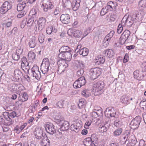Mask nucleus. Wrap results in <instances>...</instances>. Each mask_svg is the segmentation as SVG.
Listing matches in <instances>:
<instances>
[{"instance_id":"obj_49","label":"nucleus","mask_w":146,"mask_h":146,"mask_svg":"<svg viewBox=\"0 0 146 146\" xmlns=\"http://www.w3.org/2000/svg\"><path fill=\"white\" fill-rule=\"evenodd\" d=\"M8 11L6 8L5 7L3 4L2 6L0 7V13L3 14L6 13Z\"/></svg>"},{"instance_id":"obj_8","label":"nucleus","mask_w":146,"mask_h":146,"mask_svg":"<svg viewBox=\"0 0 146 146\" xmlns=\"http://www.w3.org/2000/svg\"><path fill=\"white\" fill-rule=\"evenodd\" d=\"M86 83V81L84 76L79 78L74 83L73 86L74 88H79L84 85Z\"/></svg>"},{"instance_id":"obj_21","label":"nucleus","mask_w":146,"mask_h":146,"mask_svg":"<svg viewBox=\"0 0 146 146\" xmlns=\"http://www.w3.org/2000/svg\"><path fill=\"white\" fill-rule=\"evenodd\" d=\"M143 72H139V70H136L133 72V75L134 78L138 80H141L143 78L144 75L143 73Z\"/></svg>"},{"instance_id":"obj_4","label":"nucleus","mask_w":146,"mask_h":146,"mask_svg":"<svg viewBox=\"0 0 146 146\" xmlns=\"http://www.w3.org/2000/svg\"><path fill=\"white\" fill-rule=\"evenodd\" d=\"M104 83L102 81H100L97 82H94L93 83V87L96 88V92L98 94H101L104 92Z\"/></svg>"},{"instance_id":"obj_29","label":"nucleus","mask_w":146,"mask_h":146,"mask_svg":"<svg viewBox=\"0 0 146 146\" xmlns=\"http://www.w3.org/2000/svg\"><path fill=\"white\" fill-rule=\"evenodd\" d=\"M114 33V31H111L106 36L104 40L110 43L112 40Z\"/></svg>"},{"instance_id":"obj_39","label":"nucleus","mask_w":146,"mask_h":146,"mask_svg":"<svg viewBox=\"0 0 146 146\" xmlns=\"http://www.w3.org/2000/svg\"><path fill=\"white\" fill-rule=\"evenodd\" d=\"M104 53L106 54V56L108 57H112L114 54V52L111 49H108L104 52Z\"/></svg>"},{"instance_id":"obj_30","label":"nucleus","mask_w":146,"mask_h":146,"mask_svg":"<svg viewBox=\"0 0 146 146\" xmlns=\"http://www.w3.org/2000/svg\"><path fill=\"white\" fill-rule=\"evenodd\" d=\"M84 144L85 146H95L94 143L91 140L90 137L85 139L84 142Z\"/></svg>"},{"instance_id":"obj_14","label":"nucleus","mask_w":146,"mask_h":146,"mask_svg":"<svg viewBox=\"0 0 146 146\" xmlns=\"http://www.w3.org/2000/svg\"><path fill=\"white\" fill-rule=\"evenodd\" d=\"M90 72V75L92 79L94 80L96 79L100 75V71L97 68L91 69Z\"/></svg>"},{"instance_id":"obj_58","label":"nucleus","mask_w":146,"mask_h":146,"mask_svg":"<svg viewBox=\"0 0 146 146\" xmlns=\"http://www.w3.org/2000/svg\"><path fill=\"white\" fill-rule=\"evenodd\" d=\"M78 66L80 67L81 69H83L85 67V65L83 61H78Z\"/></svg>"},{"instance_id":"obj_33","label":"nucleus","mask_w":146,"mask_h":146,"mask_svg":"<svg viewBox=\"0 0 146 146\" xmlns=\"http://www.w3.org/2000/svg\"><path fill=\"white\" fill-rule=\"evenodd\" d=\"M77 52H79V54L83 56H85L88 55L89 53V50L87 48L84 47Z\"/></svg>"},{"instance_id":"obj_32","label":"nucleus","mask_w":146,"mask_h":146,"mask_svg":"<svg viewBox=\"0 0 146 146\" xmlns=\"http://www.w3.org/2000/svg\"><path fill=\"white\" fill-rule=\"evenodd\" d=\"M96 60H97L96 63L97 64H102L105 62V57L102 55L96 57Z\"/></svg>"},{"instance_id":"obj_50","label":"nucleus","mask_w":146,"mask_h":146,"mask_svg":"<svg viewBox=\"0 0 146 146\" xmlns=\"http://www.w3.org/2000/svg\"><path fill=\"white\" fill-rule=\"evenodd\" d=\"M17 90L19 92H21L25 89V87L21 84H17Z\"/></svg>"},{"instance_id":"obj_6","label":"nucleus","mask_w":146,"mask_h":146,"mask_svg":"<svg viewBox=\"0 0 146 146\" xmlns=\"http://www.w3.org/2000/svg\"><path fill=\"white\" fill-rule=\"evenodd\" d=\"M141 118L140 116H136L133 119L130 124V127L133 129L137 128L141 121Z\"/></svg>"},{"instance_id":"obj_10","label":"nucleus","mask_w":146,"mask_h":146,"mask_svg":"<svg viewBox=\"0 0 146 146\" xmlns=\"http://www.w3.org/2000/svg\"><path fill=\"white\" fill-rule=\"evenodd\" d=\"M42 3L43 10L45 12L47 11L48 10L52 9L54 7L50 0H43Z\"/></svg>"},{"instance_id":"obj_60","label":"nucleus","mask_w":146,"mask_h":146,"mask_svg":"<svg viewBox=\"0 0 146 146\" xmlns=\"http://www.w3.org/2000/svg\"><path fill=\"white\" fill-rule=\"evenodd\" d=\"M123 24H119L118 27L117 29V32L118 34H120L123 30L122 26Z\"/></svg>"},{"instance_id":"obj_46","label":"nucleus","mask_w":146,"mask_h":146,"mask_svg":"<svg viewBox=\"0 0 146 146\" xmlns=\"http://www.w3.org/2000/svg\"><path fill=\"white\" fill-rule=\"evenodd\" d=\"M139 5L142 9H144L146 7V0H141L139 3Z\"/></svg>"},{"instance_id":"obj_20","label":"nucleus","mask_w":146,"mask_h":146,"mask_svg":"<svg viewBox=\"0 0 146 146\" xmlns=\"http://www.w3.org/2000/svg\"><path fill=\"white\" fill-rule=\"evenodd\" d=\"M61 21L63 23L65 24H68L70 21V15L68 14H62L60 17Z\"/></svg>"},{"instance_id":"obj_56","label":"nucleus","mask_w":146,"mask_h":146,"mask_svg":"<svg viewBox=\"0 0 146 146\" xmlns=\"http://www.w3.org/2000/svg\"><path fill=\"white\" fill-rule=\"evenodd\" d=\"M75 125L76 127L75 132L78 133L79 131L80 128L82 127V124H81L80 123L78 122L76 123V124Z\"/></svg>"},{"instance_id":"obj_16","label":"nucleus","mask_w":146,"mask_h":146,"mask_svg":"<svg viewBox=\"0 0 146 146\" xmlns=\"http://www.w3.org/2000/svg\"><path fill=\"white\" fill-rule=\"evenodd\" d=\"M33 76L38 80L41 77L40 72L39 71L38 68L36 66H34L31 69Z\"/></svg>"},{"instance_id":"obj_44","label":"nucleus","mask_w":146,"mask_h":146,"mask_svg":"<svg viewBox=\"0 0 146 146\" xmlns=\"http://www.w3.org/2000/svg\"><path fill=\"white\" fill-rule=\"evenodd\" d=\"M113 124L116 127H120L122 125V123L119 119H116L114 121Z\"/></svg>"},{"instance_id":"obj_5","label":"nucleus","mask_w":146,"mask_h":146,"mask_svg":"<svg viewBox=\"0 0 146 146\" xmlns=\"http://www.w3.org/2000/svg\"><path fill=\"white\" fill-rule=\"evenodd\" d=\"M21 68L25 72L28 74L29 73L30 66L27 59L25 57L23 56L21 59Z\"/></svg>"},{"instance_id":"obj_42","label":"nucleus","mask_w":146,"mask_h":146,"mask_svg":"<svg viewBox=\"0 0 146 146\" xmlns=\"http://www.w3.org/2000/svg\"><path fill=\"white\" fill-rule=\"evenodd\" d=\"M34 19L30 17L27 20V26L28 27H30L33 25Z\"/></svg>"},{"instance_id":"obj_9","label":"nucleus","mask_w":146,"mask_h":146,"mask_svg":"<svg viewBox=\"0 0 146 146\" xmlns=\"http://www.w3.org/2000/svg\"><path fill=\"white\" fill-rule=\"evenodd\" d=\"M67 33L69 36H74L77 38L81 37L82 35L81 31L71 29L68 30Z\"/></svg>"},{"instance_id":"obj_7","label":"nucleus","mask_w":146,"mask_h":146,"mask_svg":"<svg viewBox=\"0 0 146 146\" xmlns=\"http://www.w3.org/2000/svg\"><path fill=\"white\" fill-rule=\"evenodd\" d=\"M130 35V31L128 30H125L120 38V43L121 45H123L125 43L126 41L129 39V36Z\"/></svg>"},{"instance_id":"obj_23","label":"nucleus","mask_w":146,"mask_h":146,"mask_svg":"<svg viewBox=\"0 0 146 146\" xmlns=\"http://www.w3.org/2000/svg\"><path fill=\"white\" fill-rule=\"evenodd\" d=\"M37 40L35 36H33L29 40V45L31 48H34L36 45Z\"/></svg>"},{"instance_id":"obj_64","label":"nucleus","mask_w":146,"mask_h":146,"mask_svg":"<svg viewBox=\"0 0 146 146\" xmlns=\"http://www.w3.org/2000/svg\"><path fill=\"white\" fill-rule=\"evenodd\" d=\"M57 104L59 107L62 108L64 105V101L61 100L58 102Z\"/></svg>"},{"instance_id":"obj_48","label":"nucleus","mask_w":146,"mask_h":146,"mask_svg":"<svg viewBox=\"0 0 146 146\" xmlns=\"http://www.w3.org/2000/svg\"><path fill=\"white\" fill-rule=\"evenodd\" d=\"M28 57L31 60H33L36 56L35 53L33 52H30L28 54Z\"/></svg>"},{"instance_id":"obj_45","label":"nucleus","mask_w":146,"mask_h":146,"mask_svg":"<svg viewBox=\"0 0 146 146\" xmlns=\"http://www.w3.org/2000/svg\"><path fill=\"white\" fill-rule=\"evenodd\" d=\"M122 129L121 128H119L117 129L113 133V135L115 136L119 135L122 133Z\"/></svg>"},{"instance_id":"obj_37","label":"nucleus","mask_w":146,"mask_h":146,"mask_svg":"<svg viewBox=\"0 0 146 146\" xmlns=\"http://www.w3.org/2000/svg\"><path fill=\"white\" fill-rule=\"evenodd\" d=\"M131 17L134 21L135 22L139 21L141 20V15L139 13L133 14L131 16Z\"/></svg>"},{"instance_id":"obj_57","label":"nucleus","mask_w":146,"mask_h":146,"mask_svg":"<svg viewBox=\"0 0 146 146\" xmlns=\"http://www.w3.org/2000/svg\"><path fill=\"white\" fill-rule=\"evenodd\" d=\"M27 19L26 18H25L23 19L22 20V22L21 24V27L22 28H23L25 27V26L27 24Z\"/></svg>"},{"instance_id":"obj_62","label":"nucleus","mask_w":146,"mask_h":146,"mask_svg":"<svg viewBox=\"0 0 146 146\" xmlns=\"http://www.w3.org/2000/svg\"><path fill=\"white\" fill-rule=\"evenodd\" d=\"M60 117L61 116L59 114L55 116L54 117V119H55L57 121L56 123L58 124H59V123H60V121L63 120L61 119Z\"/></svg>"},{"instance_id":"obj_59","label":"nucleus","mask_w":146,"mask_h":146,"mask_svg":"<svg viewBox=\"0 0 146 146\" xmlns=\"http://www.w3.org/2000/svg\"><path fill=\"white\" fill-rule=\"evenodd\" d=\"M90 115L93 118H96L99 116L100 115L97 112L93 111L91 113Z\"/></svg>"},{"instance_id":"obj_13","label":"nucleus","mask_w":146,"mask_h":146,"mask_svg":"<svg viewBox=\"0 0 146 146\" xmlns=\"http://www.w3.org/2000/svg\"><path fill=\"white\" fill-rule=\"evenodd\" d=\"M71 52H68L62 54H58V57L62 60H66L70 61L72 58Z\"/></svg>"},{"instance_id":"obj_35","label":"nucleus","mask_w":146,"mask_h":146,"mask_svg":"<svg viewBox=\"0 0 146 146\" xmlns=\"http://www.w3.org/2000/svg\"><path fill=\"white\" fill-rule=\"evenodd\" d=\"M115 110L113 108H108L105 111V113L106 115H107L108 117H111L113 112Z\"/></svg>"},{"instance_id":"obj_17","label":"nucleus","mask_w":146,"mask_h":146,"mask_svg":"<svg viewBox=\"0 0 146 146\" xmlns=\"http://www.w3.org/2000/svg\"><path fill=\"white\" fill-rule=\"evenodd\" d=\"M46 20L44 17H40L39 18L38 23V30H41L45 27Z\"/></svg>"},{"instance_id":"obj_25","label":"nucleus","mask_w":146,"mask_h":146,"mask_svg":"<svg viewBox=\"0 0 146 146\" xmlns=\"http://www.w3.org/2000/svg\"><path fill=\"white\" fill-rule=\"evenodd\" d=\"M128 138V143L130 146H134L136 144L137 141L134 135L130 136Z\"/></svg>"},{"instance_id":"obj_2","label":"nucleus","mask_w":146,"mask_h":146,"mask_svg":"<svg viewBox=\"0 0 146 146\" xmlns=\"http://www.w3.org/2000/svg\"><path fill=\"white\" fill-rule=\"evenodd\" d=\"M50 63L47 58L43 59L40 66V70L43 74H48L49 70Z\"/></svg>"},{"instance_id":"obj_31","label":"nucleus","mask_w":146,"mask_h":146,"mask_svg":"<svg viewBox=\"0 0 146 146\" xmlns=\"http://www.w3.org/2000/svg\"><path fill=\"white\" fill-rule=\"evenodd\" d=\"M27 3L26 1H24L22 3L18 4L17 5V11H23V10L27 6Z\"/></svg>"},{"instance_id":"obj_47","label":"nucleus","mask_w":146,"mask_h":146,"mask_svg":"<svg viewBox=\"0 0 146 146\" xmlns=\"http://www.w3.org/2000/svg\"><path fill=\"white\" fill-rule=\"evenodd\" d=\"M3 4L5 7L6 8L8 11L12 8V5L11 4L7 1L5 2Z\"/></svg>"},{"instance_id":"obj_41","label":"nucleus","mask_w":146,"mask_h":146,"mask_svg":"<svg viewBox=\"0 0 146 146\" xmlns=\"http://www.w3.org/2000/svg\"><path fill=\"white\" fill-rule=\"evenodd\" d=\"M108 129V127L106 126V125H100L99 130L100 132L102 133L106 132Z\"/></svg>"},{"instance_id":"obj_63","label":"nucleus","mask_w":146,"mask_h":146,"mask_svg":"<svg viewBox=\"0 0 146 146\" xmlns=\"http://www.w3.org/2000/svg\"><path fill=\"white\" fill-rule=\"evenodd\" d=\"M23 99H22V101H25L28 99V96L27 93L25 92L22 94Z\"/></svg>"},{"instance_id":"obj_28","label":"nucleus","mask_w":146,"mask_h":146,"mask_svg":"<svg viewBox=\"0 0 146 146\" xmlns=\"http://www.w3.org/2000/svg\"><path fill=\"white\" fill-rule=\"evenodd\" d=\"M32 16L31 17L35 19L39 15L38 10L37 9L33 8L30 12Z\"/></svg>"},{"instance_id":"obj_24","label":"nucleus","mask_w":146,"mask_h":146,"mask_svg":"<svg viewBox=\"0 0 146 146\" xmlns=\"http://www.w3.org/2000/svg\"><path fill=\"white\" fill-rule=\"evenodd\" d=\"M57 29L55 28L54 25L50 26L46 28V32L47 34L50 35L52 33H55L57 32Z\"/></svg>"},{"instance_id":"obj_1","label":"nucleus","mask_w":146,"mask_h":146,"mask_svg":"<svg viewBox=\"0 0 146 146\" xmlns=\"http://www.w3.org/2000/svg\"><path fill=\"white\" fill-rule=\"evenodd\" d=\"M3 113L6 119L8 121L7 124L9 125L13 124L14 122L12 118L17 117V112L14 111H10V112H5Z\"/></svg>"},{"instance_id":"obj_19","label":"nucleus","mask_w":146,"mask_h":146,"mask_svg":"<svg viewBox=\"0 0 146 146\" xmlns=\"http://www.w3.org/2000/svg\"><path fill=\"white\" fill-rule=\"evenodd\" d=\"M60 122L58 124L61 125L60 128L61 131L66 130L69 129V124L68 121L63 120V121H60Z\"/></svg>"},{"instance_id":"obj_36","label":"nucleus","mask_w":146,"mask_h":146,"mask_svg":"<svg viewBox=\"0 0 146 146\" xmlns=\"http://www.w3.org/2000/svg\"><path fill=\"white\" fill-rule=\"evenodd\" d=\"M130 135V131H127L124 135L121 137V140L123 142H125L128 140V138Z\"/></svg>"},{"instance_id":"obj_54","label":"nucleus","mask_w":146,"mask_h":146,"mask_svg":"<svg viewBox=\"0 0 146 146\" xmlns=\"http://www.w3.org/2000/svg\"><path fill=\"white\" fill-rule=\"evenodd\" d=\"M85 102H84L83 99L80 100L79 103L78 104L79 108L81 109L84 107Z\"/></svg>"},{"instance_id":"obj_53","label":"nucleus","mask_w":146,"mask_h":146,"mask_svg":"<svg viewBox=\"0 0 146 146\" xmlns=\"http://www.w3.org/2000/svg\"><path fill=\"white\" fill-rule=\"evenodd\" d=\"M45 36L42 34L40 35L38 37V40L40 43H42L44 41Z\"/></svg>"},{"instance_id":"obj_43","label":"nucleus","mask_w":146,"mask_h":146,"mask_svg":"<svg viewBox=\"0 0 146 146\" xmlns=\"http://www.w3.org/2000/svg\"><path fill=\"white\" fill-rule=\"evenodd\" d=\"M90 138V139H91V140L93 143H94L95 145L97 144L98 140V138L97 137V136L95 134H92L91 135V137Z\"/></svg>"},{"instance_id":"obj_34","label":"nucleus","mask_w":146,"mask_h":146,"mask_svg":"<svg viewBox=\"0 0 146 146\" xmlns=\"http://www.w3.org/2000/svg\"><path fill=\"white\" fill-rule=\"evenodd\" d=\"M129 98L128 96H123L121 97L120 99L121 102L124 105H127L130 103L129 101Z\"/></svg>"},{"instance_id":"obj_40","label":"nucleus","mask_w":146,"mask_h":146,"mask_svg":"<svg viewBox=\"0 0 146 146\" xmlns=\"http://www.w3.org/2000/svg\"><path fill=\"white\" fill-rule=\"evenodd\" d=\"M63 6L65 8L69 9V7L71 4L70 1L69 0H62Z\"/></svg>"},{"instance_id":"obj_55","label":"nucleus","mask_w":146,"mask_h":146,"mask_svg":"<svg viewBox=\"0 0 146 146\" xmlns=\"http://www.w3.org/2000/svg\"><path fill=\"white\" fill-rule=\"evenodd\" d=\"M108 12V11L106 8V7H104L100 11V15L101 16H103L105 15Z\"/></svg>"},{"instance_id":"obj_3","label":"nucleus","mask_w":146,"mask_h":146,"mask_svg":"<svg viewBox=\"0 0 146 146\" xmlns=\"http://www.w3.org/2000/svg\"><path fill=\"white\" fill-rule=\"evenodd\" d=\"M57 64L58 65L57 73L60 74L63 72L68 66L67 63L62 60L58 61Z\"/></svg>"},{"instance_id":"obj_11","label":"nucleus","mask_w":146,"mask_h":146,"mask_svg":"<svg viewBox=\"0 0 146 146\" xmlns=\"http://www.w3.org/2000/svg\"><path fill=\"white\" fill-rule=\"evenodd\" d=\"M45 128L47 133L51 134L50 137H52L53 134L56 132L55 127L53 124H46L45 126Z\"/></svg>"},{"instance_id":"obj_52","label":"nucleus","mask_w":146,"mask_h":146,"mask_svg":"<svg viewBox=\"0 0 146 146\" xmlns=\"http://www.w3.org/2000/svg\"><path fill=\"white\" fill-rule=\"evenodd\" d=\"M62 134L61 132L58 131L55 135L56 139H60L62 138Z\"/></svg>"},{"instance_id":"obj_15","label":"nucleus","mask_w":146,"mask_h":146,"mask_svg":"<svg viewBox=\"0 0 146 146\" xmlns=\"http://www.w3.org/2000/svg\"><path fill=\"white\" fill-rule=\"evenodd\" d=\"M34 134L35 138L38 140H41L45 137L43 135V131L41 128H36L34 132Z\"/></svg>"},{"instance_id":"obj_12","label":"nucleus","mask_w":146,"mask_h":146,"mask_svg":"<svg viewBox=\"0 0 146 146\" xmlns=\"http://www.w3.org/2000/svg\"><path fill=\"white\" fill-rule=\"evenodd\" d=\"M124 20V18H123L122 20V24H123V26L124 25L128 27H131L134 23V21L131 15L127 17L125 20Z\"/></svg>"},{"instance_id":"obj_61","label":"nucleus","mask_w":146,"mask_h":146,"mask_svg":"<svg viewBox=\"0 0 146 146\" xmlns=\"http://www.w3.org/2000/svg\"><path fill=\"white\" fill-rule=\"evenodd\" d=\"M13 59L15 60H18L20 58V56L16 53H14L12 55Z\"/></svg>"},{"instance_id":"obj_38","label":"nucleus","mask_w":146,"mask_h":146,"mask_svg":"<svg viewBox=\"0 0 146 146\" xmlns=\"http://www.w3.org/2000/svg\"><path fill=\"white\" fill-rule=\"evenodd\" d=\"M8 89L11 92H13L17 90V84L12 83L8 84Z\"/></svg>"},{"instance_id":"obj_26","label":"nucleus","mask_w":146,"mask_h":146,"mask_svg":"<svg viewBox=\"0 0 146 146\" xmlns=\"http://www.w3.org/2000/svg\"><path fill=\"white\" fill-rule=\"evenodd\" d=\"M81 0H75L71 4L73 10L74 11L77 10L80 6V3Z\"/></svg>"},{"instance_id":"obj_51","label":"nucleus","mask_w":146,"mask_h":146,"mask_svg":"<svg viewBox=\"0 0 146 146\" xmlns=\"http://www.w3.org/2000/svg\"><path fill=\"white\" fill-rule=\"evenodd\" d=\"M140 106H143V109H146V99H144L140 102Z\"/></svg>"},{"instance_id":"obj_27","label":"nucleus","mask_w":146,"mask_h":146,"mask_svg":"<svg viewBox=\"0 0 146 146\" xmlns=\"http://www.w3.org/2000/svg\"><path fill=\"white\" fill-rule=\"evenodd\" d=\"M40 143L42 146H50V141L46 136L40 140Z\"/></svg>"},{"instance_id":"obj_18","label":"nucleus","mask_w":146,"mask_h":146,"mask_svg":"<svg viewBox=\"0 0 146 146\" xmlns=\"http://www.w3.org/2000/svg\"><path fill=\"white\" fill-rule=\"evenodd\" d=\"M22 73L19 69H17L15 70L14 73V77L13 80L15 81H18L21 78Z\"/></svg>"},{"instance_id":"obj_22","label":"nucleus","mask_w":146,"mask_h":146,"mask_svg":"<svg viewBox=\"0 0 146 146\" xmlns=\"http://www.w3.org/2000/svg\"><path fill=\"white\" fill-rule=\"evenodd\" d=\"M71 51V48L68 46H63L59 49V53L58 54H62Z\"/></svg>"}]
</instances>
